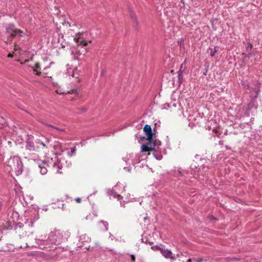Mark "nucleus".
<instances>
[{"instance_id":"obj_27","label":"nucleus","mask_w":262,"mask_h":262,"mask_svg":"<svg viewBox=\"0 0 262 262\" xmlns=\"http://www.w3.org/2000/svg\"><path fill=\"white\" fill-rule=\"evenodd\" d=\"M140 139H141V140H143L145 139V137H142V138H141Z\"/></svg>"},{"instance_id":"obj_23","label":"nucleus","mask_w":262,"mask_h":262,"mask_svg":"<svg viewBox=\"0 0 262 262\" xmlns=\"http://www.w3.org/2000/svg\"><path fill=\"white\" fill-rule=\"evenodd\" d=\"M192 261H193V258H189L187 261V262H192Z\"/></svg>"},{"instance_id":"obj_8","label":"nucleus","mask_w":262,"mask_h":262,"mask_svg":"<svg viewBox=\"0 0 262 262\" xmlns=\"http://www.w3.org/2000/svg\"><path fill=\"white\" fill-rule=\"evenodd\" d=\"M161 253L166 258L175 259V257L172 255V253L170 250L163 249Z\"/></svg>"},{"instance_id":"obj_16","label":"nucleus","mask_w":262,"mask_h":262,"mask_svg":"<svg viewBox=\"0 0 262 262\" xmlns=\"http://www.w3.org/2000/svg\"><path fill=\"white\" fill-rule=\"evenodd\" d=\"M193 261L194 262H202L203 258L201 257L199 258H193Z\"/></svg>"},{"instance_id":"obj_20","label":"nucleus","mask_w":262,"mask_h":262,"mask_svg":"<svg viewBox=\"0 0 262 262\" xmlns=\"http://www.w3.org/2000/svg\"><path fill=\"white\" fill-rule=\"evenodd\" d=\"M35 67L37 69L39 68V67H40L39 63L38 62L36 63L35 64Z\"/></svg>"},{"instance_id":"obj_12","label":"nucleus","mask_w":262,"mask_h":262,"mask_svg":"<svg viewBox=\"0 0 262 262\" xmlns=\"http://www.w3.org/2000/svg\"><path fill=\"white\" fill-rule=\"evenodd\" d=\"M99 224L100 226H101V225H102L103 226V228H102L103 230H107L108 224L106 222L101 221L99 223Z\"/></svg>"},{"instance_id":"obj_21","label":"nucleus","mask_w":262,"mask_h":262,"mask_svg":"<svg viewBox=\"0 0 262 262\" xmlns=\"http://www.w3.org/2000/svg\"><path fill=\"white\" fill-rule=\"evenodd\" d=\"M76 202L78 203H80L81 202V200L80 198H77L76 199Z\"/></svg>"},{"instance_id":"obj_28","label":"nucleus","mask_w":262,"mask_h":262,"mask_svg":"<svg viewBox=\"0 0 262 262\" xmlns=\"http://www.w3.org/2000/svg\"><path fill=\"white\" fill-rule=\"evenodd\" d=\"M14 50H16V45H15V48H14Z\"/></svg>"},{"instance_id":"obj_14","label":"nucleus","mask_w":262,"mask_h":262,"mask_svg":"<svg viewBox=\"0 0 262 262\" xmlns=\"http://www.w3.org/2000/svg\"><path fill=\"white\" fill-rule=\"evenodd\" d=\"M151 248L153 250H159L161 252V253L162 252V250H163V248L160 247L159 246H152L151 247Z\"/></svg>"},{"instance_id":"obj_9","label":"nucleus","mask_w":262,"mask_h":262,"mask_svg":"<svg viewBox=\"0 0 262 262\" xmlns=\"http://www.w3.org/2000/svg\"><path fill=\"white\" fill-rule=\"evenodd\" d=\"M151 143L147 144H143L142 145V149L141 151L142 152H146V151H151L152 150V148L148 146V145H150Z\"/></svg>"},{"instance_id":"obj_6","label":"nucleus","mask_w":262,"mask_h":262,"mask_svg":"<svg viewBox=\"0 0 262 262\" xmlns=\"http://www.w3.org/2000/svg\"><path fill=\"white\" fill-rule=\"evenodd\" d=\"M67 24H68L69 30H68V33L70 34L71 36H73V34H75L76 33V30L77 28V27L76 26V24L74 23H70V22H67Z\"/></svg>"},{"instance_id":"obj_32","label":"nucleus","mask_w":262,"mask_h":262,"mask_svg":"<svg viewBox=\"0 0 262 262\" xmlns=\"http://www.w3.org/2000/svg\"><path fill=\"white\" fill-rule=\"evenodd\" d=\"M87 249H88V250H89V249H90V247H88V248H87Z\"/></svg>"},{"instance_id":"obj_13","label":"nucleus","mask_w":262,"mask_h":262,"mask_svg":"<svg viewBox=\"0 0 262 262\" xmlns=\"http://www.w3.org/2000/svg\"><path fill=\"white\" fill-rule=\"evenodd\" d=\"M80 240H84L85 242H88L90 241V238L88 236L86 235H82L80 236Z\"/></svg>"},{"instance_id":"obj_30","label":"nucleus","mask_w":262,"mask_h":262,"mask_svg":"<svg viewBox=\"0 0 262 262\" xmlns=\"http://www.w3.org/2000/svg\"><path fill=\"white\" fill-rule=\"evenodd\" d=\"M88 42H89V43H91V42H92V41H91V40H90Z\"/></svg>"},{"instance_id":"obj_17","label":"nucleus","mask_w":262,"mask_h":262,"mask_svg":"<svg viewBox=\"0 0 262 262\" xmlns=\"http://www.w3.org/2000/svg\"><path fill=\"white\" fill-rule=\"evenodd\" d=\"M217 52V50L216 49V47L214 48V51H212L210 53L211 56H214L215 55V53Z\"/></svg>"},{"instance_id":"obj_19","label":"nucleus","mask_w":262,"mask_h":262,"mask_svg":"<svg viewBox=\"0 0 262 262\" xmlns=\"http://www.w3.org/2000/svg\"><path fill=\"white\" fill-rule=\"evenodd\" d=\"M56 92L59 94H64V92L61 91L60 90H57L56 91Z\"/></svg>"},{"instance_id":"obj_15","label":"nucleus","mask_w":262,"mask_h":262,"mask_svg":"<svg viewBox=\"0 0 262 262\" xmlns=\"http://www.w3.org/2000/svg\"><path fill=\"white\" fill-rule=\"evenodd\" d=\"M71 154H68L70 157L72 156L73 155H74L75 154V152H76L75 147H72L71 148Z\"/></svg>"},{"instance_id":"obj_25","label":"nucleus","mask_w":262,"mask_h":262,"mask_svg":"<svg viewBox=\"0 0 262 262\" xmlns=\"http://www.w3.org/2000/svg\"><path fill=\"white\" fill-rule=\"evenodd\" d=\"M41 144H42V146H44V147L46 146V145H45L44 143H41Z\"/></svg>"},{"instance_id":"obj_18","label":"nucleus","mask_w":262,"mask_h":262,"mask_svg":"<svg viewBox=\"0 0 262 262\" xmlns=\"http://www.w3.org/2000/svg\"><path fill=\"white\" fill-rule=\"evenodd\" d=\"M130 257L132 262H135L136 259L135 256L134 255L132 254L130 255Z\"/></svg>"},{"instance_id":"obj_2","label":"nucleus","mask_w":262,"mask_h":262,"mask_svg":"<svg viewBox=\"0 0 262 262\" xmlns=\"http://www.w3.org/2000/svg\"><path fill=\"white\" fill-rule=\"evenodd\" d=\"M7 165L10 168L11 170L15 172L21 171L22 169V163L17 157L10 158L7 162Z\"/></svg>"},{"instance_id":"obj_10","label":"nucleus","mask_w":262,"mask_h":262,"mask_svg":"<svg viewBox=\"0 0 262 262\" xmlns=\"http://www.w3.org/2000/svg\"><path fill=\"white\" fill-rule=\"evenodd\" d=\"M46 165V163H43L42 164V165H40L39 166V167L40 168V172L42 174H45L47 172L48 170L45 166Z\"/></svg>"},{"instance_id":"obj_1","label":"nucleus","mask_w":262,"mask_h":262,"mask_svg":"<svg viewBox=\"0 0 262 262\" xmlns=\"http://www.w3.org/2000/svg\"><path fill=\"white\" fill-rule=\"evenodd\" d=\"M5 29L6 33L9 35L7 40L5 42L6 43H7L9 39H12L17 36L18 37L23 36L24 32L23 31L15 28L14 24H10L7 25Z\"/></svg>"},{"instance_id":"obj_5","label":"nucleus","mask_w":262,"mask_h":262,"mask_svg":"<svg viewBox=\"0 0 262 262\" xmlns=\"http://www.w3.org/2000/svg\"><path fill=\"white\" fill-rule=\"evenodd\" d=\"M129 16L133 21L134 27L136 29H139V22H138L137 16H136L135 13L133 11H132V10L129 11Z\"/></svg>"},{"instance_id":"obj_4","label":"nucleus","mask_w":262,"mask_h":262,"mask_svg":"<svg viewBox=\"0 0 262 262\" xmlns=\"http://www.w3.org/2000/svg\"><path fill=\"white\" fill-rule=\"evenodd\" d=\"M78 92L77 89L72 90L67 92V99L73 101L78 97Z\"/></svg>"},{"instance_id":"obj_24","label":"nucleus","mask_w":262,"mask_h":262,"mask_svg":"<svg viewBox=\"0 0 262 262\" xmlns=\"http://www.w3.org/2000/svg\"><path fill=\"white\" fill-rule=\"evenodd\" d=\"M249 48L251 49L253 47V46L251 43H249Z\"/></svg>"},{"instance_id":"obj_11","label":"nucleus","mask_w":262,"mask_h":262,"mask_svg":"<svg viewBox=\"0 0 262 262\" xmlns=\"http://www.w3.org/2000/svg\"><path fill=\"white\" fill-rule=\"evenodd\" d=\"M27 149L30 150H34L35 147L34 145V143L31 141H28L26 145Z\"/></svg>"},{"instance_id":"obj_29","label":"nucleus","mask_w":262,"mask_h":262,"mask_svg":"<svg viewBox=\"0 0 262 262\" xmlns=\"http://www.w3.org/2000/svg\"><path fill=\"white\" fill-rule=\"evenodd\" d=\"M71 76H72V77H74V73H72V74H71Z\"/></svg>"},{"instance_id":"obj_7","label":"nucleus","mask_w":262,"mask_h":262,"mask_svg":"<svg viewBox=\"0 0 262 262\" xmlns=\"http://www.w3.org/2000/svg\"><path fill=\"white\" fill-rule=\"evenodd\" d=\"M81 34L80 32L76 33V35L74 37V41L78 43V45H80L82 46L83 47H85L88 45V42L84 40H82L81 41H79L81 37L80 36L78 37V35Z\"/></svg>"},{"instance_id":"obj_3","label":"nucleus","mask_w":262,"mask_h":262,"mask_svg":"<svg viewBox=\"0 0 262 262\" xmlns=\"http://www.w3.org/2000/svg\"><path fill=\"white\" fill-rule=\"evenodd\" d=\"M143 131L147 136L148 144L151 143L153 140L154 134L152 132L150 126L148 124L145 125L143 128Z\"/></svg>"},{"instance_id":"obj_22","label":"nucleus","mask_w":262,"mask_h":262,"mask_svg":"<svg viewBox=\"0 0 262 262\" xmlns=\"http://www.w3.org/2000/svg\"><path fill=\"white\" fill-rule=\"evenodd\" d=\"M13 57V54L12 53H9L8 54V57H9V58H12Z\"/></svg>"},{"instance_id":"obj_26","label":"nucleus","mask_w":262,"mask_h":262,"mask_svg":"<svg viewBox=\"0 0 262 262\" xmlns=\"http://www.w3.org/2000/svg\"><path fill=\"white\" fill-rule=\"evenodd\" d=\"M57 172H58L59 173H62V172H60L59 170H58Z\"/></svg>"},{"instance_id":"obj_31","label":"nucleus","mask_w":262,"mask_h":262,"mask_svg":"<svg viewBox=\"0 0 262 262\" xmlns=\"http://www.w3.org/2000/svg\"><path fill=\"white\" fill-rule=\"evenodd\" d=\"M144 219L145 220H146V219H147V217H145L144 218Z\"/></svg>"}]
</instances>
